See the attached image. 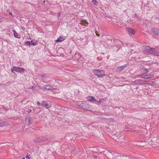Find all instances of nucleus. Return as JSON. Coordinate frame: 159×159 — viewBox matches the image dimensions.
Listing matches in <instances>:
<instances>
[{
  "instance_id": "nucleus-14",
  "label": "nucleus",
  "mask_w": 159,
  "mask_h": 159,
  "mask_svg": "<svg viewBox=\"0 0 159 159\" xmlns=\"http://www.w3.org/2000/svg\"><path fill=\"white\" fill-rule=\"evenodd\" d=\"M30 118V117L29 116H27L25 118V122L27 125H29L31 123Z\"/></svg>"
},
{
  "instance_id": "nucleus-28",
  "label": "nucleus",
  "mask_w": 159,
  "mask_h": 159,
  "mask_svg": "<svg viewBox=\"0 0 159 159\" xmlns=\"http://www.w3.org/2000/svg\"><path fill=\"white\" fill-rule=\"evenodd\" d=\"M143 70L146 71V72H148L149 71V69H147L146 68H144Z\"/></svg>"
},
{
  "instance_id": "nucleus-40",
  "label": "nucleus",
  "mask_w": 159,
  "mask_h": 159,
  "mask_svg": "<svg viewBox=\"0 0 159 159\" xmlns=\"http://www.w3.org/2000/svg\"><path fill=\"white\" fill-rule=\"evenodd\" d=\"M34 86H32L30 87V89H32L33 88Z\"/></svg>"
},
{
  "instance_id": "nucleus-1",
  "label": "nucleus",
  "mask_w": 159,
  "mask_h": 159,
  "mask_svg": "<svg viewBox=\"0 0 159 159\" xmlns=\"http://www.w3.org/2000/svg\"><path fill=\"white\" fill-rule=\"evenodd\" d=\"M92 71L94 75L98 77L102 78L105 75L104 71L102 70H93Z\"/></svg>"
},
{
  "instance_id": "nucleus-35",
  "label": "nucleus",
  "mask_w": 159,
  "mask_h": 159,
  "mask_svg": "<svg viewBox=\"0 0 159 159\" xmlns=\"http://www.w3.org/2000/svg\"><path fill=\"white\" fill-rule=\"evenodd\" d=\"M95 33L96 34V35L98 37H99L100 36V35L98 34L97 33V32H95Z\"/></svg>"
},
{
  "instance_id": "nucleus-19",
  "label": "nucleus",
  "mask_w": 159,
  "mask_h": 159,
  "mask_svg": "<svg viewBox=\"0 0 159 159\" xmlns=\"http://www.w3.org/2000/svg\"><path fill=\"white\" fill-rule=\"evenodd\" d=\"M150 49V47H149L146 46L143 48V50L144 51L146 52H149Z\"/></svg>"
},
{
  "instance_id": "nucleus-31",
  "label": "nucleus",
  "mask_w": 159,
  "mask_h": 159,
  "mask_svg": "<svg viewBox=\"0 0 159 159\" xmlns=\"http://www.w3.org/2000/svg\"><path fill=\"white\" fill-rule=\"evenodd\" d=\"M37 104L38 105H41V104L39 102L37 101Z\"/></svg>"
},
{
  "instance_id": "nucleus-11",
  "label": "nucleus",
  "mask_w": 159,
  "mask_h": 159,
  "mask_svg": "<svg viewBox=\"0 0 159 159\" xmlns=\"http://www.w3.org/2000/svg\"><path fill=\"white\" fill-rule=\"evenodd\" d=\"M127 30L129 35H132V34H134L135 33V31L131 28H128L127 29Z\"/></svg>"
},
{
  "instance_id": "nucleus-36",
  "label": "nucleus",
  "mask_w": 159,
  "mask_h": 159,
  "mask_svg": "<svg viewBox=\"0 0 159 159\" xmlns=\"http://www.w3.org/2000/svg\"><path fill=\"white\" fill-rule=\"evenodd\" d=\"M26 159H29V156H28L27 155L26 156Z\"/></svg>"
},
{
  "instance_id": "nucleus-17",
  "label": "nucleus",
  "mask_w": 159,
  "mask_h": 159,
  "mask_svg": "<svg viewBox=\"0 0 159 159\" xmlns=\"http://www.w3.org/2000/svg\"><path fill=\"white\" fill-rule=\"evenodd\" d=\"M65 38L62 36L59 37L56 40V42H61L65 40Z\"/></svg>"
},
{
  "instance_id": "nucleus-24",
  "label": "nucleus",
  "mask_w": 159,
  "mask_h": 159,
  "mask_svg": "<svg viewBox=\"0 0 159 159\" xmlns=\"http://www.w3.org/2000/svg\"><path fill=\"white\" fill-rule=\"evenodd\" d=\"M92 2L93 3L94 5H96L98 3V2L96 0H93L92 1Z\"/></svg>"
},
{
  "instance_id": "nucleus-21",
  "label": "nucleus",
  "mask_w": 159,
  "mask_h": 159,
  "mask_svg": "<svg viewBox=\"0 0 159 159\" xmlns=\"http://www.w3.org/2000/svg\"><path fill=\"white\" fill-rule=\"evenodd\" d=\"M31 42V44L33 46H34L37 43V41H35V40H32Z\"/></svg>"
},
{
  "instance_id": "nucleus-4",
  "label": "nucleus",
  "mask_w": 159,
  "mask_h": 159,
  "mask_svg": "<svg viewBox=\"0 0 159 159\" xmlns=\"http://www.w3.org/2000/svg\"><path fill=\"white\" fill-rule=\"evenodd\" d=\"M72 149L71 150L70 152L71 154V156L72 155H76L77 156L78 155V156H79L80 155L81 153V152L80 151V150L79 149H78L77 148L75 147L74 145L73 146Z\"/></svg>"
},
{
  "instance_id": "nucleus-20",
  "label": "nucleus",
  "mask_w": 159,
  "mask_h": 159,
  "mask_svg": "<svg viewBox=\"0 0 159 159\" xmlns=\"http://www.w3.org/2000/svg\"><path fill=\"white\" fill-rule=\"evenodd\" d=\"M123 69H122V68L120 66L117 67L116 69V72H120Z\"/></svg>"
},
{
  "instance_id": "nucleus-7",
  "label": "nucleus",
  "mask_w": 159,
  "mask_h": 159,
  "mask_svg": "<svg viewBox=\"0 0 159 159\" xmlns=\"http://www.w3.org/2000/svg\"><path fill=\"white\" fill-rule=\"evenodd\" d=\"M41 105L45 107V108H48L51 106V102L49 101H43Z\"/></svg>"
},
{
  "instance_id": "nucleus-26",
  "label": "nucleus",
  "mask_w": 159,
  "mask_h": 159,
  "mask_svg": "<svg viewBox=\"0 0 159 159\" xmlns=\"http://www.w3.org/2000/svg\"><path fill=\"white\" fill-rule=\"evenodd\" d=\"M25 44L30 45L31 44V42L30 41H27L25 42Z\"/></svg>"
},
{
  "instance_id": "nucleus-3",
  "label": "nucleus",
  "mask_w": 159,
  "mask_h": 159,
  "mask_svg": "<svg viewBox=\"0 0 159 159\" xmlns=\"http://www.w3.org/2000/svg\"><path fill=\"white\" fill-rule=\"evenodd\" d=\"M77 108L79 109H81L84 110H88L89 107H88V104L86 103H84L81 102H78Z\"/></svg>"
},
{
  "instance_id": "nucleus-39",
  "label": "nucleus",
  "mask_w": 159,
  "mask_h": 159,
  "mask_svg": "<svg viewBox=\"0 0 159 159\" xmlns=\"http://www.w3.org/2000/svg\"><path fill=\"white\" fill-rule=\"evenodd\" d=\"M2 18V16H0V20Z\"/></svg>"
},
{
  "instance_id": "nucleus-33",
  "label": "nucleus",
  "mask_w": 159,
  "mask_h": 159,
  "mask_svg": "<svg viewBox=\"0 0 159 159\" xmlns=\"http://www.w3.org/2000/svg\"><path fill=\"white\" fill-rule=\"evenodd\" d=\"M81 24L84 26H86V25L85 24H86L84 22H82Z\"/></svg>"
},
{
  "instance_id": "nucleus-27",
  "label": "nucleus",
  "mask_w": 159,
  "mask_h": 159,
  "mask_svg": "<svg viewBox=\"0 0 159 159\" xmlns=\"http://www.w3.org/2000/svg\"><path fill=\"white\" fill-rule=\"evenodd\" d=\"M93 157L95 159H98V157L95 155H93Z\"/></svg>"
},
{
  "instance_id": "nucleus-29",
  "label": "nucleus",
  "mask_w": 159,
  "mask_h": 159,
  "mask_svg": "<svg viewBox=\"0 0 159 159\" xmlns=\"http://www.w3.org/2000/svg\"><path fill=\"white\" fill-rule=\"evenodd\" d=\"M41 76L42 78H44L46 76V74H44L43 75H41Z\"/></svg>"
},
{
  "instance_id": "nucleus-2",
  "label": "nucleus",
  "mask_w": 159,
  "mask_h": 159,
  "mask_svg": "<svg viewBox=\"0 0 159 159\" xmlns=\"http://www.w3.org/2000/svg\"><path fill=\"white\" fill-rule=\"evenodd\" d=\"M48 140L47 137L42 136L34 138L33 140V141L35 143H40L48 141Z\"/></svg>"
},
{
  "instance_id": "nucleus-12",
  "label": "nucleus",
  "mask_w": 159,
  "mask_h": 159,
  "mask_svg": "<svg viewBox=\"0 0 159 159\" xmlns=\"http://www.w3.org/2000/svg\"><path fill=\"white\" fill-rule=\"evenodd\" d=\"M141 77L142 78L146 79L151 78L152 76L151 75H146L145 74H141Z\"/></svg>"
},
{
  "instance_id": "nucleus-34",
  "label": "nucleus",
  "mask_w": 159,
  "mask_h": 159,
  "mask_svg": "<svg viewBox=\"0 0 159 159\" xmlns=\"http://www.w3.org/2000/svg\"><path fill=\"white\" fill-rule=\"evenodd\" d=\"M120 142H124V140L123 139H120Z\"/></svg>"
},
{
  "instance_id": "nucleus-30",
  "label": "nucleus",
  "mask_w": 159,
  "mask_h": 159,
  "mask_svg": "<svg viewBox=\"0 0 159 159\" xmlns=\"http://www.w3.org/2000/svg\"><path fill=\"white\" fill-rule=\"evenodd\" d=\"M143 85L144 84H148V82L146 81H143Z\"/></svg>"
},
{
  "instance_id": "nucleus-37",
  "label": "nucleus",
  "mask_w": 159,
  "mask_h": 159,
  "mask_svg": "<svg viewBox=\"0 0 159 159\" xmlns=\"http://www.w3.org/2000/svg\"><path fill=\"white\" fill-rule=\"evenodd\" d=\"M84 22L86 24H88V21L87 20H85Z\"/></svg>"
},
{
  "instance_id": "nucleus-15",
  "label": "nucleus",
  "mask_w": 159,
  "mask_h": 159,
  "mask_svg": "<svg viewBox=\"0 0 159 159\" xmlns=\"http://www.w3.org/2000/svg\"><path fill=\"white\" fill-rule=\"evenodd\" d=\"M8 124L7 122L6 121H2L0 122V127H3L7 126Z\"/></svg>"
},
{
  "instance_id": "nucleus-18",
  "label": "nucleus",
  "mask_w": 159,
  "mask_h": 159,
  "mask_svg": "<svg viewBox=\"0 0 159 159\" xmlns=\"http://www.w3.org/2000/svg\"><path fill=\"white\" fill-rule=\"evenodd\" d=\"M46 86L47 87V90H51L53 91L54 89V88L51 86L49 85H46Z\"/></svg>"
},
{
  "instance_id": "nucleus-10",
  "label": "nucleus",
  "mask_w": 159,
  "mask_h": 159,
  "mask_svg": "<svg viewBox=\"0 0 159 159\" xmlns=\"http://www.w3.org/2000/svg\"><path fill=\"white\" fill-rule=\"evenodd\" d=\"M151 32L153 33L155 35H159V30L157 28H152L151 30Z\"/></svg>"
},
{
  "instance_id": "nucleus-38",
  "label": "nucleus",
  "mask_w": 159,
  "mask_h": 159,
  "mask_svg": "<svg viewBox=\"0 0 159 159\" xmlns=\"http://www.w3.org/2000/svg\"><path fill=\"white\" fill-rule=\"evenodd\" d=\"M22 29L23 30H24L25 29V28H22Z\"/></svg>"
},
{
  "instance_id": "nucleus-13",
  "label": "nucleus",
  "mask_w": 159,
  "mask_h": 159,
  "mask_svg": "<svg viewBox=\"0 0 159 159\" xmlns=\"http://www.w3.org/2000/svg\"><path fill=\"white\" fill-rule=\"evenodd\" d=\"M135 84L137 85H143V80H137L134 81Z\"/></svg>"
},
{
  "instance_id": "nucleus-41",
  "label": "nucleus",
  "mask_w": 159,
  "mask_h": 159,
  "mask_svg": "<svg viewBox=\"0 0 159 159\" xmlns=\"http://www.w3.org/2000/svg\"><path fill=\"white\" fill-rule=\"evenodd\" d=\"M22 159H25V158H23Z\"/></svg>"
},
{
  "instance_id": "nucleus-8",
  "label": "nucleus",
  "mask_w": 159,
  "mask_h": 159,
  "mask_svg": "<svg viewBox=\"0 0 159 159\" xmlns=\"http://www.w3.org/2000/svg\"><path fill=\"white\" fill-rule=\"evenodd\" d=\"M149 52L155 55H159V53L157 52V50L154 48H150Z\"/></svg>"
},
{
  "instance_id": "nucleus-22",
  "label": "nucleus",
  "mask_w": 159,
  "mask_h": 159,
  "mask_svg": "<svg viewBox=\"0 0 159 159\" xmlns=\"http://www.w3.org/2000/svg\"><path fill=\"white\" fill-rule=\"evenodd\" d=\"M129 64L127 63L123 65L122 66H120V67L122 68V69L123 70L124 69L126 68L127 66H129Z\"/></svg>"
},
{
  "instance_id": "nucleus-9",
  "label": "nucleus",
  "mask_w": 159,
  "mask_h": 159,
  "mask_svg": "<svg viewBox=\"0 0 159 159\" xmlns=\"http://www.w3.org/2000/svg\"><path fill=\"white\" fill-rule=\"evenodd\" d=\"M87 98L88 101L92 102L93 103H95L96 101V100L95 98L92 96H89Z\"/></svg>"
},
{
  "instance_id": "nucleus-23",
  "label": "nucleus",
  "mask_w": 159,
  "mask_h": 159,
  "mask_svg": "<svg viewBox=\"0 0 159 159\" xmlns=\"http://www.w3.org/2000/svg\"><path fill=\"white\" fill-rule=\"evenodd\" d=\"M40 88L43 90H47V87L41 86L40 87Z\"/></svg>"
},
{
  "instance_id": "nucleus-16",
  "label": "nucleus",
  "mask_w": 159,
  "mask_h": 159,
  "mask_svg": "<svg viewBox=\"0 0 159 159\" xmlns=\"http://www.w3.org/2000/svg\"><path fill=\"white\" fill-rule=\"evenodd\" d=\"M12 31L13 32L14 36L15 38L18 39H20V35L18 34L15 30H13Z\"/></svg>"
},
{
  "instance_id": "nucleus-5",
  "label": "nucleus",
  "mask_w": 159,
  "mask_h": 159,
  "mask_svg": "<svg viewBox=\"0 0 159 159\" xmlns=\"http://www.w3.org/2000/svg\"><path fill=\"white\" fill-rule=\"evenodd\" d=\"M11 70L12 72L15 71L16 72H23L25 70V69L23 68L16 66H13L11 69Z\"/></svg>"
},
{
  "instance_id": "nucleus-25",
  "label": "nucleus",
  "mask_w": 159,
  "mask_h": 159,
  "mask_svg": "<svg viewBox=\"0 0 159 159\" xmlns=\"http://www.w3.org/2000/svg\"><path fill=\"white\" fill-rule=\"evenodd\" d=\"M102 100H103L102 99H101V100H100L99 101H98L97 100H96V102L99 103L100 105H102Z\"/></svg>"
},
{
  "instance_id": "nucleus-32",
  "label": "nucleus",
  "mask_w": 159,
  "mask_h": 159,
  "mask_svg": "<svg viewBox=\"0 0 159 159\" xmlns=\"http://www.w3.org/2000/svg\"><path fill=\"white\" fill-rule=\"evenodd\" d=\"M31 111V110L30 109H29L27 111V112L28 113H30Z\"/></svg>"
},
{
  "instance_id": "nucleus-6",
  "label": "nucleus",
  "mask_w": 159,
  "mask_h": 159,
  "mask_svg": "<svg viewBox=\"0 0 159 159\" xmlns=\"http://www.w3.org/2000/svg\"><path fill=\"white\" fill-rule=\"evenodd\" d=\"M106 156L109 159H112L113 157V155L115 154L114 152H111L108 150H106L104 152Z\"/></svg>"
}]
</instances>
